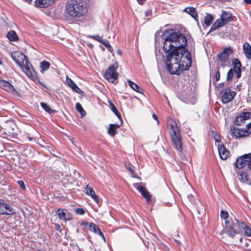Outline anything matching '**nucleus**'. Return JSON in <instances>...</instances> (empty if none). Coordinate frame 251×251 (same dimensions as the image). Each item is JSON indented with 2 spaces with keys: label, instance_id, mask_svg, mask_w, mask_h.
I'll list each match as a JSON object with an SVG mask.
<instances>
[{
  "label": "nucleus",
  "instance_id": "59",
  "mask_svg": "<svg viewBox=\"0 0 251 251\" xmlns=\"http://www.w3.org/2000/svg\"><path fill=\"white\" fill-rule=\"evenodd\" d=\"M59 228H60V226L59 225H57L56 226V229L57 230H59Z\"/></svg>",
  "mask_w": 251,
  "mask_h": 251
},
{
  "label": "nucleus",
  "instance_id": "9",
  "mask_svg": "<svg viewBox=\"0 0 251 251\" xmlns=\"http://www.w3.org/2000/svg\"><path fill=\"white\" fill-rule=\"evenodd\" d=\"M222 94V101L223 103H227L231 101L236 95L234 91H231L229 88H226L220 92Z\"/></svg>",
  "mask_w": 251,
  "mask_h": 251
},
{
  "label": "nucleus",
  "instance_id": "57",
  "mask_svg": "<svg viewBox=\"0 0 251 251\" xmlns=\"http://www.w3.org/2000/svg\"><path fill=\"white\" fill-rule=\"evenodd\" d=\"M188 198L190 201L192 200V199L193 198V196L192 195L188 196Z\"/></svg>",
  "mask_w": 251,
  "mask_h": 251
},
{
  "label": "nucleus",
  "instance_id": "55",
  "mask_svg": "<svg viewBox=\"0 0 251 251\" xmlns=\"http://www.w3.org/2000/svg\"><path fill=\"white\" fill-rule=\"evenodd\" d=\"M244 1L246 3H248V4L251 3V0H244Z\"/></svg>",
  "mask_w": 251,
  "mask_h": 251
},
{
  "label": "nucleus",
  "instance_id": "13",
  "mask_svg": "<svg viewBox=\"0 0 251 251\" xmlns=\"http://www.w3.org/2000/svg\"><path fill=\"white\" fill-rule=\"evenodd\" d=\"M251 113L249 112H243L235 118L234 123L237 126H241L244 123L246 120L249 119Z\"/></svg>",
  "mask_w": 251,
  "mask_h": 251
},
{
  "label": "nucleus",
  "instance_id": "23",
  "mask_svg": "<svg viewBox=\"0 0 251 251\" xmlns=\"http://www.w3.org/2000/svg\"><path fill=\"white\" fill-rule=\"evenodd\" d=\"M108 102L110 105V107L111 110L114 113V114L116 115L118 119L121 121L122 124L123 123V120L120 112L117 109L116 106L111 101L109 100Z\"/></svg>",
  "mask_w": 251,
  "mask_h": 251
},
{
  "label": "nucleus",
  "instance_id": "19",
  "mask_svg": "<svg viewBox=\"0 0 251 251\" xmlns=\"http://www.w3.org/2000/svg\"><path fill=\"white\" fill-rule=\"evenodd\" d=\"M221 19H222L223 21L226 24V25H227L232 21V14L229 12L223 11Z\"/></svg>",
  "mask_w": 251,
  "mask_h": 251
},
{
  "label": "nucleus",
  "instance_id": "58",
  "mask_svg": "<svg viewBox=\"0 0 251 251\" xmlns=\"http://www.w3.org/2000/svg\"><path fill=\"white\" fill-rule=\"evenodd\" d=\"M127 169L131 172L133 173V171L132 170V169H131V168L130 167H129V168H127Z\"/></svg>",
  "mask_w": 251,
  "mask_h": 251
},
{
  "label": "nucleus",
  "instance_id": "50",
  "mask_svg": "<svg viewBox=\"0 0 251 251\" xmlns=\"http://www.w3.org/2000/svg\"><path fill=\"white\" fill-rule=\"evenodd\" d=\"M152 118H153L154 120L157 121V124H159V120L158 117L155 114H153L152 115Z\"/></svg>",
  "mask_w": 251,
  "mask_h": 251
},
{
  "label": "nucleus",
  "instance_id": "17",
  "mask_svg": "<svg viewBox=\"0 0 251 251\" xmlns=\"http://www.w3.org/2000/svg\"><path fill=\"white\" fill-rule=\"evenodd\" d=\"M218 150L221 158L223 160L226 159L229 152L226 149L225 147L223 145H219Z\"/></svg>",
  "mask_w": 251,
  "mask_h": 251
},
{
  "label": "nucleus",
  "instance_id": "42",
  "mask_svg": "<svg viewBox=\"0 0 251 251\" xmlns=\"http://www.w3.org/2000/svg\"><path fill=\"white\" fill-rule=\"evenodd\" d=\"M101 43L109 51H112L113 49L111 46H110L109 42L107 40H103V41Z\"/></svg>",
  "mask_w": 251,
  "mask_h": 251
},
{
  "label": "nucleus",
  "instance_id": "24",
  "mask_svg": "<svg viewBox=\"0 0 251 251\" xmlns=\"http://www.w3.org/2000/svg\"><path fill=\"white\" fill-rule=\"evenodd\" d=\"M7 37L10 41L15 42L18 41L19 39V37L17 33L14 30H10L8 32L7 34Z\"/></svg>",
  "mask_w": 251,
  "mask_h": 251
},
{
  "label": "nucleus",
  "instance_id": "31",
  "mask_svg": "<svg viewBox=\"0 0 251 251\" xmlns=\"http://www.w3.org/2000/svg\"><path fill=\"white\" fill-rule=\"evenodd\" d=\"M75 108L76 110L80 114L81 118H83L86 115V112L83 109L80 103L77 102L75 104Z\"/></svg>",
  "mask_w": 251,
  "mask_h": 251
},
{
  "label": "nucleus",
  "instance_id": "45",
  "mask_svg": "<svg viewBox=\"0 0 251 251\" xmlns=\"http://www.w3.org/2000/svg\"><path fill=\"white\" fill-rule=\"evenodd\" d=\"M244 231L247 236L251 237V228L250 227L247 226Z\"/></svg>",
  "mask_w": 251,
  "mask_h": 251
},
{
  "label": "nucleus",
  "instance_id": "39",
  "mask_svg": "<svg viewBox=\"0 0 251 251\" xmlns=\"http://www.w3.org/2000/svg\"><path fill=\"white\" fill-rule=\"evenodd\" d=\"M81 225L88 227L89 229L90 230L94 231V224L87 222H82Z\"/></svg>",
  "mask_w": 251,
  "mask_h": 251
},
{
  "label": "nucleus",
  "instance_id": "18",
  "mask_svg": "<svg viewBox=\"0 0 251 251\" xmlns=\"http://www.w3.org/2000/svg\"><path fill=\"white\" fill-rule=\"evenodd\" d=\"M0 86L8 92H12L15 91L13 85L8 81L5 80H0Z\"/></svg>",
  "mask_w": 251,
  "mask_h": 251
},
{
  "label": "nucleus",
  "instance_id": "11",
  "mask_svg": "<svg viewBox=\"0 0 251 251\" xmlns=\"http://www.w3.org/2000/svg\"><path fill=\"white\" fill-rule=\"evenodd\" d=\"M11 56L12 59L19 66L25 62L26 59H28L27 57L24 53L18 51L12 52Z\"/></svg>",
  "mask_w": 251,
  "mask_h": 251
},
{
  "label": "nucleus",
  "instance_id": "54",
  "mask_svg": "<svg viewBox=\"0 0 251 251\" xmlns=\"http://www.w3.org/2000/svg\"><path fill=\"white\" fill-rule=\"evenodd\" d=\"M175 242L177 244V245L179 246L181 245V242L176 239H175Z\"/></svg>",
  "mask_w": 251,
  "mask_h": 251
},
{
  "label": "nucleus",
  "instance_id": "63",
  "mask_svg": "<svg viewBox=\"0 0 251 251\" xmlns=\"http://www.w3.org/2000/svg\"><path fill=\"white\" fill-rule=\"evenodd\" d=\"M91 37L94 39V35L91 36Z\"/></svg>",
  "mask_w": 251,
  "mask_h": 251
},
{
  "label": "nucleus",
  "instance_id": "43",
  "mask_svg": "<svg viewBox=\"0 0 251 251\" xmlns=\"http://www.w3.org/2000/svg\"><path fill=\"white\" fill-rule=\"evenodd\" d=\"M75 212L77 214L83 215L85 213V210L83 208H78L75 209Z\"/></svg>",
  "mask_w": 251,
  "mask_h": 251
},
{
  "label": "nucleus",
  "instance_id": "44",
  "mask_svg": "<svg viewBox=\"0 0 251 251\" xmlns=\"http://www.w3.org/2000/svg\"><path fill=\"white\" fill-rule=\"evenodd\" d=\"M213 137L215 142H220L221 141V137L220 135L217 133L213 132Z\"/></svg>",
  "mask_w": 251,
  "mask_h": 251
},
{
  "label": "nucleus",
  "instance_id": "60",
  "mask_svg": "<svg viewBox=\"0 0 251 251\" xmlns=\"http://www.w3.org/2000/svg\"><path fill=\"white\" fill-rule=\"evenodd\" d=\"M88 46H89V47H90V48H92L93 47V44H89L88 45Z\"/></svg>",
  "mask_w": 251,
  "mask_h": 251
},
{
  "label": "nucleus",
  "instance_id": "49",
  "mask_svg": "<svg viewBox=\"0 0 251 251\" xmlns=\"http://www.w3.org/2000/svg\"><path fill=\"white\" fill-rule=\"evenodd\" d=\"M161 33V31H158L157 32H156V33H155V42H157V40H159V36H160V33Z\"/></svg>",
  "mask_w": 251,
  "mask_h": 251
},
{
  "label": "nucleus",
  "instance_id": "33",
  "mask_svg": "<svg viewBox=\"0 0 251 251\" xmlns=\"http://www.w3.org/2000/svg\"><path fill=\"white\" fill-rule=\"evenodd\" d=\"M232 64L233 65V70H240L241 69L242 65L239 61V60L237 58H234L232 60Z\"/></svg>",
  "mask_w": 251,
  "mask_h": 251
},
{
  "label": "nucleus",
  "instance_id": "22",
  "mask_svg": "<svg viewBox=\"0 0 251 251\" xmlns=\"http://www.w3.org/2000/svg\"><path fill=\"white\" fill-rule=\"evenodd\" d=\"M243 49L244 53L247 58L248 59H251V47L248 43H245L243 44Z\"/></svg>",
  "mask_w": 251,
  "mask_h": 251
},
{
  "label": "nucleus",
  "instance_id": "37",
  "mask_svg": "<svg viewBox=\"0 0 251 251\" xmlns=\"http://www.w3.org/2000/svg\"><path fill=\"white\" fill-rule=\"evenodd\" d=\"M235 220H236L235 226L237 225L241 230L243 229L244 230H245V229L248 226L246 225V224L243 221H240L237 219H235Z\"/></svg>",
  "mask_w": 251,
  "mask_h": 251
},
{
  "label": "nucleus",
  "instance_id": "28",
  "mask_svg": "<svg viewBox=\"0 0 251 251\" xmlns=\"http://www.w3.org/2000/svg\"><path fill=\"white\" fill-rule=\"evenodd\" d=\"M184 11L189 14L192 16V17H193L195 20H197L196 18L198 17V15L196 12V9L194 7H186L184 9Z\"/></svg>",
  "mask_w": 251,
  "mask_h": 251
},
{
  "label": "nucleus",
  "instance_id": "7",
  "mask_svg": "<svg viewBox=\"0 0 251 251\" xmlns=\"http://www.w3.org/2000/svg\"><path fill=\"white\" fill-rule=\"evenodd\" d=\"M178 97L182 101L191 104H194L196 102V98L193 91L190 90L188 93L185 92L179 93Z\"/></svg>",
  "mask_w": 251,
  "mask_h": 251
},
{
  "label": "nucleus",
  "instance_id": "48",
  "mask_svg": "<svg viewBox=\"0 0 251 251\" xmlns=\"http://www.w3.org/2000/svg\"><path fill=\"white\" fill-rule=\"evenodd\" d=\"M95 40H97L100 43H101L103 41L102 38L99 35H95Z\"/></svg>",
  "mask_w": 251,
  "mask_h": 251
},
{
  "label": "nucleus",
  "instance_id": "25",
  "mask_svg": "<svg viewBox=\"0 0 251 251\" xmlns=\"http://www.w3.org/2000/svg\"><path fill=\"white\" fill-rule=\"evenodd\" d=\"M238 178L241 182L247 183L248 182L249 176L246 173H245L243 171H240L238 173Z\"/></svg>",
  "mask_w": 251,
  "mask_h": 251
},
{
  "label": "nucleus",
  "instance_id": "56",
  "mask_svg": "<svg viewBox=\"0 0 251 251\" xmlns=\"http://www.w3.org/2000/svg\"><path fill=\"white\" fill-rule=\"evenodd\" d=\"M38 82L41 85H42L43 86H44V87H46V85L43 83V82H40L39 80H38Z\"/></svg>",
  "mask_w": 251,
  "mask_h": 251
},
{
  "label": "nucleus",
  "instance_id": "15",
  "mask_svg": "<svg viewBox=\"0 0 251 251\" xmlns=\"http://www.w3.org/2000/svg\"><path fill=\"white\" fill-rule=\"evenodd\" d=\"M136 189L141 194L142 196L146 199L147 202L149 203L151 200V195L148 190L142 186H138L136 187Z\"/></svg>",
  "mask_w": 251,
  "mask_h": 251
},
{
  "label": "nucleus",
  "instance_id": "16",
  "mask_svg": "<svg viewBox=\"0 0 251 251\" xmlns=\"http://www.w3.org/2000/svg\"><path fill=\"white\" fill-rule=\"evenodd\" d=\"M66 81L68 86L74 92L79 94L83 93V92L77 86V85L68 76H67L66 78Z\"/></svg>",
  "mask_w": 251,
  "mask_h": 251
},
{
  "label": "nucleus",
  "instance_id": "14",
  "mask_svg": "<svg viewBox=\"0 0 251 251\" xmlns=\"http://www.w3.org/2000/svg\"><path fill=\"white\" fill-rule=\"evenodd\" d=\"M233 49L231 47L226 48L223 51L218 54L219 59L221 61H225L228 58L229 54L232 53Z\"/></svg>",
  "mask_w": 251,
  "mask_h": 251
},
{
  "label": "nucleus",
  "instance_id": "6",
  "mask_svg": "<svg viewBox=\"0 0 251 251\" xmlns=\"http://www.w3.org/2000/svg\"><path fill=\"white\" fill-rule=\"evenodd\" d=\"M20 67L25 74L29 78L33 79L36 77V72L28 59H26L25 62Z\"/></svg>",
  "mask_w": 251,
  "mask_h": 251
},
{
  "label": "nucleus",
  "instance_id": "20",
  "mask_svg": "<svg viewBox=\"0 0 251 251\" xmlns=\"http://www.w3.org/2000/svg\"><path fill=\"white\" fill-rule=\"evenodd\" d=\"M226 25V24L223 21L222 19L221 18L217 19L211 26L210 31H214Z\"/></svg>",
  "mask_w": 251,
  "mask_h": 251
},
{
  "label": "nucleus",
  "instance_id": "3",
  "mask_svg": "<svg viewBox=\"0 0 251 251\" xmlns=\"http://www.w3.org/2000/svg\"><path fill=\"white\" fill-rule=\"evenodd\" d=\"M169 126H170L169 132L174 146L178 152H180L182 150V143L179 129L175 121L171 120Z\"/></svg>",
  "mask_w": 251,
  "mask_h": 251
},
{
  "label": "nucleus",
  "instance_id": "64",
  "mask_svg": "<svg viewBox=\"0 0 251 251\" xmlns=\"http://www.w3.org/2000/svg\"><path fill=\"white\" fill-rule=\"evenodd\" d=\"M240 242H242V238H241V239H240Z\"/></svg>",
  "mask_w": 251,
  "mask_h": 251
},
{
  "label": "nucleus",
  "instance_id": "61",
  "mask_svg": "<svg viewBox=\"0 0 251 251\" xmlns=\"http://www.w3.org/2000/svg\"><path fill=\"white\" fill-rule=\"evenodd\" d=\"M117 53H118V54H122V52H121V51H120V50H118Z\"/></svg>",
  "mask_w": 251,
  "mask_h": 251
},
{
  "label": "nucleus",
  "instance_id": "29",
  "mask_svg": "<svg viewBox=\"0 0 251 251\" xmlns=\"http://www.w3.org/2000/svg\"><path fill=\"white\" fill-rule=\"evenodd\" d=\"M127 83L133 90L136 91L137 92L142 93V89L137 84L130 80L127 81Z\"/></svg>",
  "mask_w": 251,
  "mask_h": 251
},
{
  "label": "nucleus",
  "instance_id": "5",
  "mask_svg": "<svg viewBox=\"0 0 251 251\" xmlns=\"http://www.w3.org/2000/svg\"><path fill=\"white\" fill-rule=\"evenodd\" d=\"M230 130L231 135H234L236 138L247 137L251 133V122L246 125V128L245 129L231 126Z\"/></svg>",
  "mask_w": 251,
  "mask_h": 251
},
{
  "label": "nucleus",
  "instance_id": "40",
  "mask_svg": "<svg viewBox=\"0 0 251 251\" xmlns=\"http://www.w3.org/2000/svg\"><path fill=\"white\" fill-rule=\"evenodd\" d=\"M86 193L89 195L91 197L94 199V191H93V188L89 187L88 185L86 186Z\"/></svg>",
  "mask_w": 251,
  "mask_h": 251
},
{
  "label": "nucleus",
  "instance_id": "30",
  "mask_svg": "<svg viewBox=\"0 0 251 251\" xmlns=\"http://www.w3.org/2000/svg\"><path fill=\"white\" fill-rule=\"evenodd\" d=\"M220 216L222 219L225 220V224L226 221H233L232 219L229 217V214L226 211L222 210L220 212Z\"/></svg>",
  "mask_w": 251,
  "mask_h": 251
},
{
  "label": "nucleus",
  "instance_id": "53",
  "mask_svg": "<svg viewBox=\"0 0 251 251\" xmlns=\"http://www.w3.org/2000/svg\"><path fill=\"white\" fill-rule=\"evenodd\" d=\"M95 202H96L98 204H99V198L96 194H95Z\"/></svg>",
  "mask_w": 251,
  "mask_h": 251
},
{
  "label": "nucleus",
  "instance_id": "1",
  "mask_svg": "<svg viewBox=\"0 0 251 251\" xmlns=\"http://www.w3.org/2000/svg\"><path fill=\"white\" fill-rule=\"evenodd\" d=\"M164 40L163 50L166 53L165 62L168 71L179 75L188 70L192 64L190 52L185 49L187 41L185 36L173 29H167L161 35Z\"/></svg>",
  "mask_w": 251,
  "mask_h": 251
},
{
  "label": "nucleus",
  "instance_id": "52",
  "mask_svg": "<svg viewBox=\"0 0 251 251\" xmlns=\"http://www.w3.org/2000/svg\"><path fill=\"white\" fill-rule=\"evenodd\" d=\"M225 86V83L224 82L223 83H220L219 84H218V87L219 88H223Z\"/></svg>",
  "mask_w": 251,
  "mask_h": 251
},
{
  "label": "nucleus",
  "instance_id": "10",
  "mask_svg": "<svg viewBox=\"0 0 251 251\" xmlns=\"http://www.w3.org/2000/svg\"><path fill=\"white\" fill-rule=\"evenodd\" d=\"M235 227V223L233 221H226L224 231L230 237L233 238L236 234Z\"/></svg>",
  "mask_w": 251,
  "mask_h": 251
},
{
  "label": "nucleus",
  "instance_id": "12",
  "mask_svg": "<svg viewBox=\"0 0 251 251\" xmlns=\"http://www.w3.org/2000/svg\"><path fill=\"white\" fill-rule=\"evenodd\" d=\"M12 207L8 204L3 202L0 199V215H11L14 214Z\"/></svg>",
  "mask_w": 251,
  "mask_h": 251
},
{
  "label": "nucleus",
  "instance_id": "4",
  "mask_svg": "<svg viewBox=\"0 0 251 251\" xmlns=\"http://www.w3.org/2000/svg\"><path fill=\"white\" fill-rule=\"evenodd\" d=\"M118 67L117 62H114L106 70L104 74L105 78L109 82L114 83L118 77V74L116 72Z\"/></svg>",
  "mask_w": 251,
  "mask_h": 251
},
{
  "label": "nucleus",
  "instance_id": "51",
  "mask_svg": "<svg viewBox=\"0 0 251 251\" xmlns=\"http://www.w3.org/2000/svg\"><path fill=\"white\" fill-rule=\"evenodd\" d=\"M151 10H149L146 12V15L147 16H149L151 15Z\"/></svg>",
  "mask_w": 251,
  "mask_h": 251
},
{
  "label": "nucleus",
  "instance_id": "35",
  "mask_svg": "<svg viewBox=\"0 0 251 251\" xmlns=\"http://www.w3.org/2000/svg\"><path fill=\"white\" fill-rule=\"evenodd\" d=\"M41 106L43 109H44L46 112H48L50 114L54 113V110L51 109L50 107L47 103L44 102H41Z\"/></svg>",
  "mask_w": 251,
  "mask_h": 251
},
{
  "label": "nucleus",
  "instance_id": "2",
  "mask_svg": "<svg viewBox=\"0 0 251 251\" xmlns=\"http://www.w3.org/2000/svg\"><path fill=\"white\" fill-rule=\"evenodd\" d=\"M66 8L67 14L73 18L81 17L87 12L86 7L80 0H69L66 3Z\"/></svg>",
  "mask_w": 251,
  "mask_h": 251
},
{
  "label": "nucleus",
  "instance_id": "32",
  "mask_svg": "<svg viewBox=\"0 0 251 251\" xmlns=\"http://www.w3.org/2000/svg\"><path fill=\"white\" fill-rule=\"evenodd\" d=\"M213 20V16L211 14H207L204 19V24L207 26H209L212 23Z\"/></svg>",
  "mask_w": 251,
  "mask_h": 251
},
{
  "label": "nucleus",
  "instance_id": "8",
  "mask_svg": "<svg viewBox=\"0 0 251 251\" xmlns=\"http://www.w3.org/2000/svg\"><path fill=\"white\" fill-rule=\"evenodd\" d=\"M250 153L245 154L237 158L236 162H235V166L237 168L242 169L245 166H248L249 168V163L251 160Z\"/></svg>",
  "mask_w": 251,
  "mask_h": 251
},
{
  "label": "nucleus",
  "instance_id": "38",
  "mask_svg": "<svg viewBox=\"0 0 251 251\" xmlns=\"http://www.w3.org/2000/svg\"><path fill=\"white\" fill-rule=\"evenodd\" d=\"M220 78V68H218L217 69L215 75V76L213 77L212 78V81L213 83L215 84L219 80Z\"/></svg>",
  "mask_w": 251,
  "mask_h": 251
},
{
  "label": "nucleus",
  "instance_id": "26",
  "mask_svg": "<svg viewBox=\"0 0 251 251\" xmlns=\"http://www.w3.org/2000/svg\"><path fill=\"white\" fill-rule=\"evenodd\" d=\"M95 235L98 236L99 239H101L104 243H105L106 240L103 233L98 226L95 225Z\"/></svg>",
  "mask_w": 251,
  "mask_h": 251
},
{
  "label": "nucleus",
  "instance_id": "34",
  "mask_svg": "<svg viewBox=\"0 0 251 251\" xmlns=\"http://www.w3.org/2000/svg\"><path fill=\"white\" fill-rule=\"evenodd\" d=\"M57 214L60 219L63 220L65 221L69 220L66 216V213L64 212L63 209H58L56 211Z\"/></svg>",
  "mask_w": 251,
  "mask_h": 251
},
{
  "label": "nucleus",
  "instance_id": "46",
  "mask_svg": "<svg viewBox=\"0 0 251 251\" xmlns=\"http://www.w3.org/2000/svg\"><path fill=\"white\" fill-rule=\"evenodd\" d=\"M234 72L235 73V76H236V77L237 79L241 77V72H242L241 69L234 70Z\"/></svg>",
  "mask_w": 251,
  "mask_h": 251
},
{
  "label": "nucleus",
  "instance_id": "27",
  "mask_svg": "<svg viewBox=\"0 0 251 251\" xmlns=\"http://www.w3.org/2000/svg\"><path fill=\"white\" fill-rule=\"evenodd\" d=\"M40 67L41 68V73L43 74L49 69L50 63L46 60H44L40 62Z\"/></svg>",
  "mask_w": 251,
  "mask_h": 251
},
{
  "label": "nucleus",
  "instance_id": "47",
  "mask_svg": "<svg viewBox=\"0 0 251 251\" xmlns=\"http://www.w3.org/2000/svg\"><path fill=\"white\" fill-rule=\"evenodd\" d=\"M17 183L19 184L20 187L23 190L25 189V186L24 182L23 180H18Z\"/></svg>",
  "mask_w": 251,
  "mask_h": 251
},
{
  "label": "nucleus",
  "instance_id": "21",
  "mask_svg": "<svg viewBox=\"0 0 251 251\" xmlns=\"http://www.w3.org/2000/svg\"><path fill=\"white\" fill-rule=\"evenodd\" d=\"M120 125L118 124H110L108 129L107 132L111 137H114L117 134V130L120 128Z\"/></svg>",
  "mask_w": 251,
  "mask_h": 251
},
{
  "label": "nucleus",
  "instance_id": "41",
  "mask_svg": "<svg viewBox=\"0 0 251 251\" xmlns=\"http://www.w3.org/2000/svg\"><path fill=\"white\" fill-rule=\"evenodd\" d=\"M234 73V70L233 69H230L227 72L226 80L230 81L232 79Z\"/></svg>",
  "mask_w": 251,
  "mask_h": 251
},
{
  "label": "nucleus",
  "instance_id": "36",
  "mask_svg": "<svg viewBox=\"0 0 251 251\" xmlns=\"http://www.w3.org/2000/svg\"><path fill=\"white\" fill-rule=\"evenodd\" d=\"M15 126L14 124L11 121H7L6 123L5 127L9 132L14 130Z\"/></svg>",
  "mask_w": 251,
  "mask_h": 251
},
{
  "label": "nucleus",
  "instance_id": "62",
  "mask_svg": "<svg viewBox=\"0 0 251 251\" xmlns=\"http://www.w3.org/2000/svg\"><path fill=\"white\" fill-rule=\"evenodd\" d=\"M100 48H101L102 50H104V49L103 47H102L101 46H100Z\"/></svg>",
  "mask_w": 251,
  "mask_h": 251
}]
</instances>
